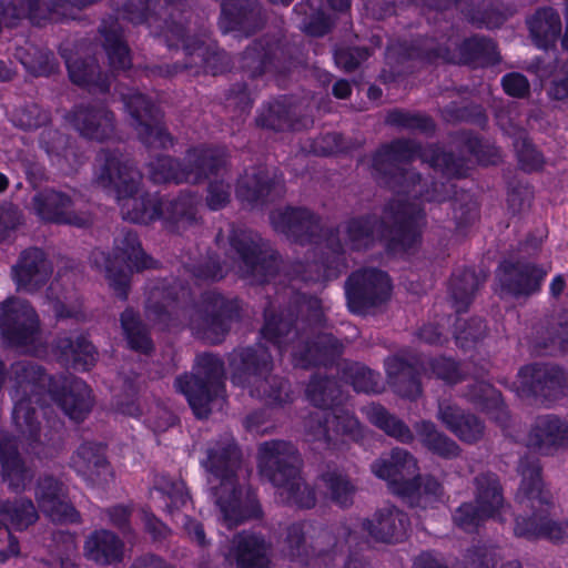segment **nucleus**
<instances>
[{"mask_svg": "<svg viewBox=\"0 0 568 568\" xmlns=\"http://www.w3.org/2000/svg\"><path fill=\"white\" fill-rule=\"evenodd\" d=\"M420 156L432 168L440 171L448 178L462 176L465 163L459 156L446 152L437 145L425 149L413 140L398 139L382 145L373 155V174L386 187L396 192L384 211L383 224L388 230V237L405 247L410 246L425 224V215L417 202H412L409 194L415 199L424 196L426 201L443 202L455 194V184L434 182L432 190L423 191L420 175L405 165L415 158Z\"/></svg>", "mask_w": 568, "mask_h": 568, "instance_id": "f257e3e1", "label": "nucleus"}, {"mask_svg": "<svg viewBox=\"0 0 568 568\" xmlns=\"http://www.w3.org/2000/svg\"><path fill=\"white\" fill-rule=\"evenodd\" d=\"M190 302L191 292L182 283L160 282L149 288L146 318L161 328L186 321L192 334L210 344L222 343L231 324L240 318L237 300L227 298L215 290L203 292L191 306Z\"/></svg>", "mask_w": 568, "mask_h": 568, "instance_id": "f03ea898", "label": "nucleus"}, {"mask_svg": "<svg viewBox=\"0 0 568 568\" xmlns=\"http://www.w3.org/2000/svg\"><path fill=\"white\" fill-rule=\"evenodd\" d=\"M295 314L291 308L273 314L265 311L263 338L277 346L280 352L292 345L295 366L333 365L343 353V344L333 334L317 332L325 323L324 307L315 296L297 295L294 298Z\"/></svg>", "mask_w": 568, "mask_h": 568, "instance_id": "7ed1b4c3", "label": "nucleus"}, {"mask_svg": "<svg viewBox=\"0 0 568 568\" xmlns=\"http://www.w3.org/2000/svg\"><path fill=\"white\" fill-rule=\"evenodd\" d=\"M202 466L209 473L210 497L223 525L233 528L261 516L255 494L239 481L241 452L231 436L221 437L207 448Z\"/></svg>", "mask_w": 568, "mask_h": 568, "instance_id": "20e7f679", "label": "nucleus"}, {"mask_svg": "<svg viewBox=\"0 0 568 568\" xmlns=\"http://www.w3.org/2000/svg\"><path fill=\"white\" fill-rule=\"evenodd\" d=\"M97 165L95 182L115 192L124 220L148 224L160 219V199L149 193L136 195L142 174L131 160L118 150L102 149Z\"/></svg>", "mask_w": 568, "mask_h": 568, "instance_id": "39448f33", "label": "nucleus"}, {"mask_svg": "<svg viewBox=\"0 0 568 568\" xmlns=\"http://www.w3.org/2000/svg\"><path fill=\"white\" fill-rule=\"evenodd\" d=\"M12 383L10 396L14 402L12 419L17 430L32 448L38 446L57 448L61 442V423L41 427L33 400L45 387L49 376L33 361H18L10 366Z\"/></svg>", "mask_w": 568, "mask_h": 568, "instance_id": "423d86ee", "label": "nucleus"}, {"mask_svg": "<svg viewBox=\"0 0 568 568\" xmlns=\"http://www.w3.org/2000/svg\"><path fill=\"white\" fill-rule=\"evenodd\" d=\"M227 362L231 382L246 389L251 397L278 407L293 402L290 383L272 374L274 361L263 344L234 348Z\"/></svg>", "mask_w": 568, "mask_h": 568, "instance_id": "0eeeda50", "label": "nucleus"}, {"mask_svg": "<svg viewBox=\"0 0 568 568\" xmlns=\"http://www.w3.org/2000/svg\"><path fill=\"white\" fill-rule=\"evenodd\" d=\"M302 464L297 448L290 442L273 439L258 446L261 476L277 488L283 503L308 509L315 506L316 497L301 476Z\"/></svg>", "mask_w": 568, "mask_h": 568, "instance_id": "6e6552de", "label": "nucleus"}, {"mask_svg": "<svg viewBox=\"0 0 568 568\" xmlns=\"http://www.w3.org/2000/svg\"><path fill=\"white\" fill-rule=\"evenodd\" d=\"M518 471L523 479L517 493V501L535 513L531 517L516 516L514 534L528 540L548 538L559 540L564 536L562 527L544 515V506L551 504V494L544 489L540 466L536 459L521 458Z\"/></svg>", "mask_w": 568, "mask_h": 568, "instance_id": "1a4fd4ad", "label": "nucleus"}, {"mask_svg": "<svg viewBox=\"0 0 568 568\" xmlns=\"http://www.w3.org/2000/svg\"><path fill=\"white\" fill-rule=\"evenodd\" d=\"M224 362L212 353L200 354L191 373L178 376L174 387L185 396L193 413L199 418H206L212 405L225 392Z\"/></svg>", "mask_w": 568, "mask_h": 568, "instance_id": "9d476101", "label": "nucleus"}, {"mask_svg": "<svg viewBox=\"0 0 568 568\" xmlns=\"http://www.w3.org/2000/svg\"><path fill=\"white\" fill-rule=\"evenodd\" d=\"M91 263L104 273L114 293L125 300L133 270L151 268L154 261L143 252L136 233L130 229H122L114 239L113 257L102 251H94Z\"/></svg>", "mask_w": 568, "mask_h": 568, "instance_id": "9b49d317", "label": "nucleus"}, {"mask_svg": "<svg viewBox=\"0 0 568 568\" xmlns=\"http://www.w3.org/2000/svg\"><path fill=\"white\" fill-rule=\"evenodd\" d=\"M376 221L369 217L354 219L344 224H339L336 229L326 231L325 248L332 256H326L318 262L307 263L305 270L301 274L304 282H321L331 277L332 264L346 247L351 250L367 248L374 241V227Z\"/></svg>", "mask_w": 568, "mask_h": 568, "instance_id": "f8f14e48", "label": "nucleus"}, {"mask_svg": "<svg viewBox=\"0 0 568 568\" xmlns=\"http://www.w3.org/2000/svg\"><path fill=\"white\" fill-rule=\"evenodd\" d=\"M229 239L241 260L239 273L243 278L263 284L278 272L280 255L258 233L246 229H233Z\"/></svg>", "mask_w": 568, "mask_h": 568, "instance_id": "ddd939ff", "label": "nucleus"}, {"mask_svg": "<svg viewBox=\"0 0 568 568\" xmlns=\"http://www.w3.org/2000/svg\"><path fill=\"white\" fill-rule=\"evenodd\" d=\"M129 0L124 7L125 18L134 24L148 23L155 34L166 40L183 39L187 32L182 16L191 8L193 0Z\"/></svg>", "mask_w": 568, "mask_h": 568, "instance_id": "4468645a", "label": "nucleus"}, {"mask_svg": "<svg viewBox=\"0 0 568 568\" xmlns=\"http://www.w3.org/2000/svg\"><path fill=\"white\" fill-rule=\"evenodd\" d=\"M516 388L520 397L548 406L567 393L568 372L556 364H529L519 369Z\"/></svg>", "mask_w": 568, "mask_h": 568, "instance_id": "2eb2a0df", "label": "nucleus"}, {"mask_svg": "<svg viewBox=\"0 0 568 568\" xmlns=\"http://www.w3.org/2000/svg\"><path fill=\"white\" fill-rule=\"evenodd\" d=\"M347 306L352 313L365 315L390 298L392 283L386 272L368 267L352 273L345 282Z\"/></svg>", "mask_w": 568, "mask_h": 568, "instance_id": "dca6fc26", "label": "nucleus"}, {"mask_svg": "<svg viewBox=\"0 0 568 568\" xmlns=\"http://www.w3.org/2000/svg\"><path fill=\"white\" fill-rule=\"evenodd\" d=\"M0 332L13 346L34 345L41 334L40 318L30 302L11 296L0 303Z\"/></svg>", "mask_w": 568, "mask_h": 568, "instance_id": "f3484780", "label": "nucleus"}, {"mask_svg": "<svg viewBox=\"0 0 568 568\" xmlns=\"http://www.w3.org/2000/svg\"><path fill=\"white\" fill-rule=\"evenodd\" d=\"M31 210L41 221L48 223L77 227H88L92 224L91 214L78 210L77 202L70 193L55 189L37 192L31 199Z\"/></svg>", "mask_w": 568, "mask_h": 568, "instance_id": "a211bd4d", "label": "nucleus"}, {"mask_svg": "<svg viewBox=\"0 0 568 568\" xmlns=\"http://www.w3.org/2000/svg\"><path fill=\"white\" fill-rule=\"evenodd\" d=\"M271 224L290 241L300 244L314 243L325 247V234L322 219L305 207H287L274 211L270 215Z\"/></svg>", "mask_w": 568, "mask_h": 568, "instance_id": "6ab92c4d", "label": "nucleus"}, {"mask_svg": "<svg viewBox=\"0 0 568 568\" xmlns=\"http://www.w3.org/2000/svg\"><path fill=\"white\" fill-rule=\"evenodd\" d=\"M283 194L282 181L261 165L245 170L239 178L235 189L237 200L248 207L262 206Z\"/></svg>", "mask_w": 568, "mask_h": 568, "instance_id": "aec40b11", "label": "nucleus"}, {"mask_svg": "<svg viewBox=\"0 0 568 568\" xmlns=\"http://www.w3.org/2000/svg\"><path fill=\"white\" fill-rule=\"evenodd\" d=\"M547 271L530 262L504 261L497 270V278L503 296L528 297L540 290Z\"/></svg>", "mask_w": 568, "mask_h": 568, "instance_id": "412c9836", "label": "nucleus"}, {"mask_svg": "<svg viewBox=\"0 0 568 568\" xmlns=\"http://www.w3.org/2000/svg\"><path fill=\"white\" fill-rule=\"evenodd\" d=\"M39 510L57 524L80 521V514L71 505L64 485L52 476L40 477L34 489Z\"/></svg>", "mask_w": 568, "mask_h": 568, "instance_id": "4be33fe9", "label": "nucleus"}, {"mask_svg": "<svg viewBox=\"0 0 568 568\" xmlns=\"http://www.w3.org/2000/svg\"><path fill=\"white\" fill-rule=\"evenodd\" d=\"M273 542L261 532L243 530L230 541L226 558L236 568H272Z\"/></svg>", "mask_w": 568, "mask_h": 568, "instance_id": "5701e85b", "label": "nucleus"}, {"mask_svg": "<svg viewBox=\"0 0 568 568\" xmlns=\"http://www.w3.org/2000/svg\"><path fill=\"white\" fill-rule=\"evenodd\" d=\"M68 118L72 126L84 139L103 142L114 135V114L103 104L77 105Z\"/></svg>", "mask_w": 568, "mask_h": 568, "instance_id": "b1692460", "label": "nucleus"}, {"mask_svg": "<svg viewBox=\"0 0 568 568\" xmlns=\"http://www.w3.org/2000/svg\"><path fill=\"white\" fill-rule=\"evenodd\" d=\"M53 272L52 264L45 253L37 247L21 252L12 266V276L17 290L33 294L47 284Z\"/></svg>", "mask_w": 568, "mask_h": 568, "instance_id": "393cba45", "label": "nucleus"}, {"mask_svg": "<svg viewBox=\"0 0 568 568\" xmlns=\"http://www.w3.org/2000/svg\"><path fill=\"white\" fill-rule=\"evenodd\" d=\"M71 467L92 486L104 487L113 480V470L103 446L83 443L71 457Z\"/></svg>", "mask_w": 568, "mask_h": 568, "instance_id": "a878e982", "label": "nucleus"}, {"mask_svg": "<svg viewBox=\"0 0 568 568\" xmlns=\"http://www.w3.org/2000/svg\"><path fill=\"white\" fill-rule=\"evenodd\" d=\"M361 526L375 541L394 544L406 537L409 519L399 508L386 505L378 508L369 518L363 519Z\"/></svg>", "mask_w": 568, "mask_h": 568, "instance_id": "bb28decb", "label": "nucleus"}, {"mask_svg": "<svg viewBox=\"0 0 568 568\" xmlns=\"http://www.w3.org/2000/svg\"><path fill=\"white\" fill-rule=\"evenodd\" d=\"M372 471L384 480H387L394 494L397 495L402 484L410 483L418 473L416 458L406 449L396 447L389 454L375 460Z\"/></svg>", "mask_w": 568, "mask_h": 568, "instance_id": "cd10ccee", "label": "nucleus"}, {"mask_svg": "<svg viewBox=\"0 0 568 568\" xmlns=\"http://www.w3.org/2000/svg\"><path fill=\"white\" fill-rule=\"evenodd\" d=\"M184 164L186 183L200 184L226 170L227 155L224 149L201 145L187 150Z\"/></svg>", "mask_w": 568, "mask_h": 568, "instance_id": "c85d7f7f", "label": "nucleus"}, {"mask_svg": "<svg viewBox=\"0 0 568 568\" xmlns=\"http://www.w3.org/2000/svg\"><path fill=\"white\" fill-rule=\"evenodd\" d=\"M568 442V424L554 414L536 417L527 436V446L551 455Z\"/></svg>", "mask_w": 568, "mask_h": 568, "instance_id": "c756f323", "label": "nucleus"}, {"mask_svg": "<svg viewBox=\"0 0 568 568\" xmlns=\"http://www.w3.org/2000/svg\"><path fill=\"white\" fill-rule=\"evenodd\" d=\"M54 402L67 416L74 422H82L93 407L90 387L80 378H65L61 390H52Z\"/></svg>", "mask_w": 568, "mask_h": 568, "instance_id": "7c9ffc66", "label": "nucleus"}, {"mask_svg": "<svg viewBox=\"0 0 568 568\" xmlns=\"http://www.w3.org/2000/svg\"><path fill=\"white\" fill-rule=\"evenodd\" d=\"M437 418L448 430L467 444H474L484 436V423L476 415L465 413L448 400L438 403Z\"/></svg>", "mask_w": 568, "mask_h": 568, "instance_id": "2f4dec72", "label": "nucleus"}, {"mask_svg": "<svg viewBox=\"0 0 568 568\" xmlns=\"http://www.w3.org/2000/svg\"><path fill=\"white\" fill-rule=\"evenodd\" d=\"M0 464L2 479L13 491L24 490L33 478V471L20 456L16 440L7 435L0 436Z\"/></svg>", "mask_w": 568, "mask_h": 568, "instance_id": "473e14b6", "label": "nucleus"}, {"mask_svg": "<svg viewBox=\"0 0 568 568\" xmlns=\"http://www.w3.org/2000/svg\"><path fill=\"white\" fill-rule=\"evenodd\" d=\"M284 55V48L274 37H264L248 45L241 57V69L251 79L262 75L273 60Z\"/></svg>", "mask_w": 568, "mask_h": 568, "instance_id": "72a5a7b5", "label": "nucleus"}, {"mask_svg": "<svg viewBox=\"0 0 568 568\" xmlns=\"http://www.w3.org/2000/svg\"><path fill=\"white\" fill-rule=\"evenodd\" d=\"M222 14L227 20V29L252 32L260 29L265 16L257 0H222Z\"/></svg>", "mask_w": 568, "mask_h": 568, "instance_id": "f704fd0d", "label": "nucleus"}, {"mask_svg": "<svg viewBox=\"0 0 568 568\" xmlns=\"http://www.w3.org/2000/svg\"><path fill=\"white\" fill-rule=\"evenodd\" d=\"M131 108L132 125L135 129L139 140L149 149H168L173 145V139L166 129L161 125V113L158 115L146 113L148 118L142 115L133 102H143L142 98L135 97V100H128Z\"/></svg>", "mask_w": 568, "mask_h": 568, "instance_id": "c9c22d12", "label": "nucleus"}, {"mask_svg": "<svg viewBox=\"0 0 568 568\" xmlns=\"http://www.w3.org/2000/svg\"><path fill=\"white\" fill-rule=\"evenodd\" d=\"M389 385L402 397L416 398L422 393L418 367L398 356L385 359Z\"/></svg>", "mask_w": 568, "mask_h": 568, "instance_id": "e433bc0d", "label": "nucleus"}, {"mask_svg": "<svg viewBox=\"0 0 568 568\" xmlns=\"http://www.w3.org/2000/svg\"><path fill=\"white\" fill-rule=\"evenodd\" d=\"M160 219L172 232L185 231L196 222V196L182 193L170 201L160 200Z\"/></svg>", "mask_w": 568, "mask_h": 568, "instance_id": "4c0bfd02", "label": "nucleus"}, {"mask_svg": "<svg viewBox=\"0 0 568 568\" xmlns=\"http://www.w3.org/2000/svg\"><path fill=\"white\" fill-rule=\"evenodd\" d=\"M84 555L99 565H111L122 559L123 542L110 530H95L85 539Z\"/></svg>", "mask_w": 568, "mask_h": 568, "instance_id": "58836bf2", "label": "nucleus"}, {"mask_svg": "<svg viewBox=\"0 0 568 568\" xmlns=\"http://www.w3.org/2000/svg\"><path fill=\"white\" fill-rule=\"evenodd\" d=\"M39 146L60 169H72L80 162V156L71 145L69 138L57 129H43L39 135Z\"/></svg>", "mask_w": 568, "mask_h": 568, "instance_id": "ea45409f", "label": "nucleus"}, {"mask_svg": "<svg viewBox=\"0 0 568 568\" xmlns=\"http://www.w3.org/2000/svg\"><path fill=\"white\" fill-rule=\"evenodd\" d=\"M71 81L78 85L95 87L100 92L110 88L109 78L102 77L94 58H73L67 48H61Z\"/></svg>", "mask_w": 568, "mask_h": 568, "instance_id": "a19ab883", "label": "nucleus"}, {"mask_svg": "<svg viewBox=\"0 0 568 568\" xmlns=\"http://www.w3.org/2000/svg\"><path fill=\"white\" fill-rule=\"evenodd\" d=\"M175 40L182 42L186 55L190 57V62L184 64L185 69L201 67L205 72L217 74L229 65V59L224 52H211L203 41L187 36V32L184 33L183 39Z\"/></svg>", "mask_w": 568, "mask_h": 568, "instance_id": "79ce46f5", "label": "nucleus"}, {"mask_svg": "<svg viewBox=\"0 0 568 568\" xmlns=\"http://www.w3.org/2000/svg\"><path fill=\"white\" fill-rule=\"evenodd\" d=\"M397 495L412 508L432 507L443 495V487L434 477L418 474L410 483L402 484Z\"/></svg>", "mask_w": 568, "mask_h": 568, "instance_id": "37998d69", "label": "nucleus"}, {"mask_svg": "<svg viewBox=\"0 0 568 568\" xmlns=\"http://www.w3.org/2000/svg\"><path fill=\"white\" fill-rule=\"evenodd\" d=\"M0 526L9 532V527L21 531L38 521L39 513L30 498L0 499Z\"/></svg>", "mask_w": 568, "mask_h": 568, "instance_id": "c03bdc74", "label": "nucleus"}, {"mask_svg": "<svg viewBox=\"0 0 568 568\" xmlns=\"http://www.w3.org/2000/svg\"><path fill=\"white\" fill-rule=\"evenodd\" d=\"M475 503L481 511L491 518L500 515L505 508V499L499 478L496 474L487 471L474 478Z\"/></svg>", "mask_w": 568, "mask_h": 568, "instance_id": "a18cd8bd", "label": "nucleus"}, {"mask_svg": "<svg viewBox=\"0 0 568 568\" xmlns=\"http://www.w3.org/2000/svg\"><path fill=\"white\" fill-rule=\"evenodd\" d=\"M55 349L74 368L88 369L95 362V347L82 335H62L55 341Z\"/></svg>", "mask_w": 568, "mask_h": 568, "instance_id": "49530a36", "label": "nucleus"}, {"mask_svg": "<svg viewBox=\"0 0 568 568\" xmlns=\"http://www.w3.org/2000/svg\"><path fill=\"white\" fill-rule=\"evenodd\" d=\"M530 36L538 48L552 45L561 32V20L552 8L538 9L528 20Z\"/></svg>", "mask_w": 568, "mask_h": 568, "instance_id": "de8ad7c7", "label": "nucleus"}, {"mask_svg": "<svg viewBox=\"0 0 568 568\" xmlns=\"http://www.w3.org/2000/svg\"><path fill=\"white\" fill-rule=\"evenodd\" d=\"M362 413L374 426L398 442L410 444L414 440V434L410 428L402 419L390 414L384 406L372 403L364 406Z\"/></svg>", "mask_w": 568, "mask_h": 568, "instance_id": "09e8293b", "label": "nucleus"}, {"mask_svg": "<svg viewBox=\"0 0 568 568\" xmlns=\"http://www.w3.org/2000/svg\"><path fill=\"white\" fill-rule=\"evenodd\" d=\"M414 429L422 445L433 454L446 459L459 456L460 448L457 443L442 433L433 422H417Z\"/></svg>", "mask_w": 568, "mask_h": 568, "instance_id": "8fccbe9b", "label": "nucleus"}, {"mask_svg": "<svg viewBox=\"0 0 568 568\" xmlns=\"http://www.w3.org/2000/svg\"><path fill=\"white\" fill-rule=\"evenodd\" d=\"M314 526L307 521L293 523L286 530L281 544V554L291 561L303 562L307 559L312 544L308 541Z\"/></svg>", "mask_w": 568, "mask_h": 568, "instance_id": "3c124183", "label": "nucleus"}, {"mask_svg": "<svg viewBox=\"0 0 568 568\" xmlns=\"http://www.w3.org/2000/svg\"><path fill=\"white\" fill-rule=\"evenodd\" d=\"M335 413L316 412L311 413L304 420V429L307 439L320 444L324 448H332L337 445V430Z\"/></svg>", "mask_w": 568, "mask_h": 568, "instance_id": "603ef678", "label": "nucleus"}, {"mask_svg": "<svg viewBox=\"0 0 568 568\" xmlns=\"http://www.w3.org/2000/svg\"><path fill=\"white\" fill-rule=\"evenodd\" d=\"M100 32L104 38V49L108 54L110 65L114 70H125L131 67L130 50L123 40V34L118 21L109 26L103 22Z\"/></svg>", "mask_w": 568, "mask_h": 568, "instance_id": "864d4df0", "label": "nucleus"}, {"mask_svg": "<svg viewBox=\"0 0 568 568\" xmlns=\"http://www.w3.org/2000/svg\"><path fill=\"white\" fill-rule=\"evenodd\" d=\"M342 389L335 378L315 374L306 387V398L318 408L328 409L342 402Z\"/></svg>", "mask_w": 568, "mask_h": 568, "instance_id": "5fc2aeb1", "label": "nucleus"}, {"mask_svg": "<svg viewBox=\"0 0 568 568\" xmlns=\"http://www.w3.org/2000/svg\"><path fill=\"white\" fill-rule=\"evenodd\" d=\"M324 0H301L294 8L302 16L301 29L312 36L322 37L331 29V20L323 12Z\"/></svg>", "mask_w": 568, "mask_h": 568, "instance_id": "6e6d98bb", "label": "nucleus"}, {"mask_svg": "<svg viewBox=\"0 0 568 568\" xmlns=\"http://www.w3.org/2000/svg\"><path fill=\"white\" fill-rule=\"evenodd\" d=\"M458 47V40L452 37L439 42L435 38L418 39L412 45L409 57L420 58L428 62L444 61L454 62V50Z\"/></svg>", "mask_w": 568, "mask_h": 568, "instance_id": "4d7b16f0", "label": "nucleus"}, {"mask_svg": "<svg viewBox=\"0 0 568 568\" xmlns=\"http://www.w3.org/2000/svg\"><path fill=\"white\" fill-rule=\"evenodd\" d=\"M321 480L328 498L342 508L349 507L354 501L356 487L349 478L337 469L321 475Z\"/></svg>", "mask_w": 568, "mask_h": 568, "instance_id": "13d9d810", "label": "nucleus"}, {"mask_svg": "<svg viewBox=\"0 0 568 568\" xmlns=\"http://www.w3.org/2000/svg\"><path fill=\"white\" fill-rule=\"evenodd\" d=\"M481 282L471 270L455 273L450 280V296L457 312H465L471 303Z\"/></svg>", "mask_w": 568, "mask_h": 568, "instance_id": "bf43d9fd", "label": "nucleus"}, {"mask_svg": "<svg viewBox=\"0 0 568 568\" xmlns=\"http://www.w3.org/2000/svg\"><path fill=\"white\" fill-rule=\"evenodd\" d=\"M460 60L466 64L486 65L499 61L496 44L490 39L473 37L459 47Z\"/></svg>", "mask_w": 568, "mask_h": 568, "instance_id": "052dcab7", "label": "nucleus"}, {"mask_svg": "<svg viewBox=\"0 0 568 568\" xmlns=\"http://www.w3.org/2000/svg\"><path fill=\"white\" fill-rule=\"evenodd\" d=\"M148 175L154 183H186L184 160L162 155L148 164Z\"/></svg>", "mask_w": 568, "mask_h": 568, "instance_id": "680f3d73", "label": "nucleus"}, {"mask_svg": "<svg viewBox=\"0 0 568 568\" xmlns=\"http://www.w3.org/2000/svg\"><path fill=\"white\" fill-rule=\"evenodd\" d=\"M534 348L539 354L552 355L556 352H568V316L546 331H537Z\"/></svg>", "mask_w": 568, "mask_h": 568, "instance_id": "e2e57ef3", "label": "nucleus"}, {"mask_svg": "<svg viewBox=\"0 0 568 568\" xmlns=\"http://www.w3.org/2000/svg\"><path fill=\"white\" fill-rule=\"evenodd\" d=\"M155 490L161 495L170 514H173L174 509L184 507L191 499L184 481L166 475L156 477Z\"/></svg>", "mask_w": 568, "mask_h": 568, "instance_id": "0e129e2a", "label": "nucleus"}, {"mask_svg": "<svg viewBox=\"0 0 568 568\" xmlns=\"http://www.w3.org/2000/svg\"><path fill=\"white\" fill-rule=\"evenodd\" d=\"M258 126L274 131L295 130L297 124L293 120L291 109L281 101L270 103L256 118Z\"/></svg>", "mask_w": 568, "mask_h": 568, "instance_id": "69168bd1", "label": "nucleus"}, {"mask_svg": "<svg viewBox=\"0 0 568 568\" xmlns=\"http://www.w3.org/2000/svg\"><path fill=\"white\" fill-rule=\"evenodd\" d=\"M121 326L132 349L148 353L152 349V341L145 326L141 323L132 310H125L121 314Z\"/></svg>", "mask_w": 568, "mask_h": 568, "instance_id": "338daca9", "label": "nucleus"}, {"mask_svg": "<svg viewBox=\"0 0 568 568\" xmlns=\"http://www.w3.org/2000/svg\"><path fill=\"white\" fill-rule=\"evenodd\" d=\"M386 123L408 131L428 133L434 130L433 120L422 113L395 109L387 113Z\"/></svg>", "mask_w": 568, "mask_h": 568, "instance_id": "774afa93", "label": "nucleus"}]
</instances>
